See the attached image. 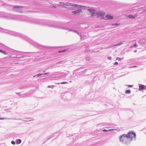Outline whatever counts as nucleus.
<instances>
[{"label": "nucleus", "instance_id": "1", "mask_svg": "<svg viewBox=\"0 0 146 146\" xmlns=\"http://www.w3.org/2000/svg\"><path fill=\"white\" fill-rule=\"evenodd\" d=\"M120 141L123 143L130 142L127 134H123L119 137Z\"/></svg>", "mask_w": 146, "mask_h": 146}, {"label": "nucleus", "instance_id": "2", "mask_svg": "<svg viewBox=\"0 0 146 146\" xmlns=\"http://www.w3.org/2000/svg\"><path fill=\"white\" fill-rule=\"evenodd\" d=\"M127 135V136L128 137V138L130 142L133 139H135L136 137V134L135 133L132 131L129 132Z\"/></svg>", "mask_w": 146, "mask_h": 146}, {"label": "nucleus", "instance_id": "3", "mask_svg": "<svg viewBox=\"0 0 146 146\" xmlns=\"http://www.w3.org/2000/svg\"><path fill=\"white\" fill-rule=\"evenodd\" d=\"M105 15V13L102 12L100 11H98L97 14L96 15L98 17H101L104 16Z\"/></svg>", "mask_w": 146, "mask_h": 146}, {"label": "nucleus", "instance_id": "4", "mask_svg": "<svg viewBox=\"0 0 146 146\" xmlns=\"http://www.w3.org/2000/svg\"><path fill=\"white\" fill-rule=\"evenodd\" d=\"M105 17V19H111L113 18V17L110 14H107Z\"/></svg>", "mask_w": 146, "mask_h": 146}, {"label": "nucleus", "instance_id": "5", "mask_svg": "<svg viewBox=\"0 0 146 146\" xmlns=\"http://www.w3.org/2000/svg\"><path fill=\"white\" fill-rule=\"evenodd\" d=\"M81 9H79L76 11H72V13L74 14H76L80 13L81 12Z\"/></svg>", "mask_w": 146, "mask_h": 146}, {"label": "nucleus", "instance_id": "6", "mask_svg": "<svg viewBox=\"0 0 146 146\" xmlns=\"http://www.w3.org/2000/svg\"><path fill=\"white\" fill-rule=\"evenodd\" d=\"M72 8H74L75 7H76L77 8H80V7H82L83 6L81 5H79L77 4H74L73 5H72Z\"/></svg>", "mask_w": 146, "mask_h": 146}, {"label": "nucleus", "instance_id": "7", "mask_svg": "<svg viewBox=\"0 0 146 146\" xmlns=\"http://www.w3.org/2000/svg\"><path fill=\"white\" fill-rule=\"evenodd\" d=\"M88 10L90 11V12L92 14L91 16H93L94 14L96 13L94 9H89Z\"/></svg>", "mask_w": 146, "mask_h": 146}, {"label": "nucleus", "instance_id": "8", "mask_svg": "<svg viewBox=\"0 0 146 146\" xmlns=\"http://www.w3.org/2000/svg\"><path fill=\"white\" fill-rule=\"evenodd\" d=\"M62 4H64L63 6L64 7H66L68 6L71 5V4L70 3L68 4V3H66L65 4H64L63 3H61Z\"/></svg>", "mask_w": 146, "mask_h": 146}, {"label": "nucleus", "instance_id": "9", "mask_svg": "<svg viewBox=\"0 0 146 146\" xmlns=\"http://www.w3.org/2000/svg\"><path fill=\"white\" fill-rule=\"evenodd\" d=\"M144 87V86L143 85H141L139 86V90H141L143 89Z\"/></svg>", "mask_w": 146, "mask_h": 146}, {"label": "nucleus", "instance_id": "10", "mask_svg": "<svg viewBox=\"0 0 146 146\" xmlns=\"http://www.w3.org/2000/svg\"><path fill=\"white\" fill-rule=\"evenodd\" d=\"M23 8V7L22 6H15L13 8V10H16L17 8Z\"/></svg>", "mask_w": 146, "mask_h": 146}, {"label": "nucleus", "instance_id": "11", "mask_svg": "<svg viewBox=\"0 0 146 146\" xmlns=\"http://www.w3.org/2000/svg\"><path fill=\"white\" fill-rule=\"evenodd\" d=\"M21 139H17L16 141V143L17 144H20L21 143Z\"/></svg>", "mask_w": 146, "mask_h": 146}, {"label": "nucleus", "instance_id": "12", "mask_svg": "<svg viewBox=\"0 0 146 146\" xmlns=\"http://www.w3.org/2000/svg\"><path fill=\"white\" fill-rule=\"evenodd\" d=\"M128 17L130 18H135V16H134L132 15H129L128 16Z\"/></svg>", "mask_w": 146, "mask_h": 146}, {"label": "nucleus", "instance_id": "13", "mask_svg": "<svg viewBox=\"0 0 146 146\" xmlns=\"http://www.w3.org/2000/svg\"><path fill=\"white\" fill-rule=\"evenodd\" d=\"M125 93L126 94H130L131 93V91L129 90H127L125 92Z\"/></svg>", "mask_w": 146, "mask_h": 146}, {"label": "nucleus", "instance_id": "14", "mask_svg": "<svg viewBox=\"0 0 146 146\" xmlns=\"http://www.w3.org/2000/svg\"><path fill=\"white\" fill-rule=\"evenodd\" d=\"M123 43L122 42H121L120 43H118L117 44H115L114 45V46H117L118 45H120L121 44H122Z\"/></svg>", "mask_w": 146, "mask_h": 146}, {"label": "nucleus", "instance_id": "15", "mask_svg": "<svg viewBox=\"0 0 146 146\" xmlns=\"http://www.w3.org/2000/svg\"><path fill=\"white\" fill-rule=\"evenodd\" d=\"M66 51V50H62V51H58V52L60 53L61 52H64L65 51Z\"/></svg>", "mask_w": 146, "mask_h": 146}, {"label": "nucleus", "instance_id": "16", "mask_svg": "<svg viewBox=\"0 0 146 146\" xmlns=\"http://www.w3.org/2000/svg\"><path fill=\"white\" fill-rule=\"evenodd\" d=\"M11 143L13 145H15V142L13 141L11 142Z\"/></svg>", "mask_w": 146, "mask_h": 146}, {"label": "nucleus", "instance_id": "17", "mask_svg": "<svg viewBox=\"0 0 146 146\" xmlns=\"http://www.w3.org/2000/svg\"><path fill=\"white\" fill-rule=\"evenodd\" d=\"M67 83V82H62L61 84H66Z\"/></svg>", "mask_w": 146, "mask_h": 146}, {"label": "nucleus", "instance_id": "18", "mask_svg": "<svg viewBox=\"0 0 146 146\" xmlns=\"http://www.w3.org/2000/svg\"><path fill=\"white\" fill-rule=\"evenodd\" d=\"M42 75V74H38L37 75V76H40Z\"/></svg>", "mask_w": 146, "mask_h": 146}, {"label": "nucleus", "instance_id": "19", "mask_svg": "<svg viewBox=\"0 0 146 146\" xmlns=\"http://www.w3.org/2000/svg\"><path fill=\"white\" fill-rule=\"evenodd\" d=\"M128 86L129 87H133V86L132 85H129Z\"/></svg>", "mask_w": 146, "mask_h": 146}, {"label": "nucleus", "instance_id": "20", "mask_svg": "<svg viewBox=\"0 0 146 146\" xmlns=\"http://www.w3.org/2000/svg\"><path fill=\"white\" fill-rule=\"evenodd\" d=\"M115 65H117V64H118V62H115Z\"/></svg>", "mask_w": 146, "mask_h": 146}, {"label": "nucleus", "instance_id": "21", "mask_svg": "<svg viewBox=\"0 0 146 146\" xmlns=\"http://www.w3.org/2000/svg\"><path fill=\"white\" fill-rule=\"evenodd\" d=\"M4 118H0V120L4 119Z\"/></svg>", "mask_w": 146, "mask_h": 146}, {"label": "nucleus", "instance_id": "22", "mask_svg": "<svg viewBox=\"0 0 146 146\" xmlns=\"http://www.w3.org/2000/svg\"><path fill=\"white\" fill-rule=\"evenodd\" d=\"M118 24L117 23L115 24H113L112 25H118Z\"/></svg>", "mask_w": 146, "mask_h": 146}, {"label": "nucleus", "instance_id": "23", "mask_svg": "<svg viewBox=\"0 0 146 146\" xmlns=\"http://www.w3.org/2000/svg\"><path fill=\"white\" fill-rule=\"evenodd\" d=\"M137 46V44H134V46Z\"/></svg>", "mask_w": 146, "mask_h": 146}, {"label": "nucleus", "instance_id": "24", "mask_svg": "<svg viewBox=\"0 0 146 146\" xmlns=\"http://www.w3.org/2000/svg\"><path fill=\"white\" fill-rule=\"evenodd\" d=\"M51 86H48V88H50L51 87Z\"/></svg>", "mask_w": 146, "mask_h": 146}, {"label": "nucleus", "instance_id": "25", "mask_svg": "<svg viewBox=\"0 0 146 146\" xmlns=\"http://www.w3.org/2000/svg\"><path fill=\"white\" fill-rule=\"evenodd\" d=\"M103 131H108V130H106V129H104Z\"/></svg>", "mask_w": 146, "mask_h": 146}, {"label": "nucleus", "instance_id": "26", "mask_svg": "<svg viewBox=\"0 0 146 146\" xmlns=\"http://www.w3.org/2000/svg\"><path fill=\"white\" fill-rule=\"evenodd\" d=\"M49 74V73H45L44 74Z\"/></svg>", "mask_w": 146, "mask_h": 146}, {"label": "nucleus", "instance_id": "27", "mask_svg": "<svg viewBox=\"0 0 146 146\" xmlns=\"http://www.w3.org/2000/svg\"><path fill=\"white\" fill-rule=\"evenodd\" d=\"M137 50H135V51H134V52H137Z\"/></svg>", "mask_w": 146, "mask_h": 146}]
</instances>
